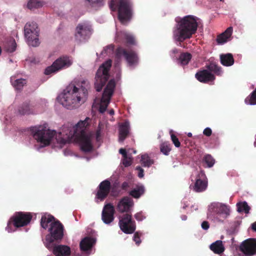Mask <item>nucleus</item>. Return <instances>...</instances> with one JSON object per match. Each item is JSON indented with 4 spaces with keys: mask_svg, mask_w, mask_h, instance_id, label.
I'll list each match as a JSON object with an SVG mask.
<instances>
[{
    "mask_svg": "<svg viewBox=\"0 0 256 256\" xmlns=\"http://www.w3.org/2000/svg\"><path fill=\"white\" fill-rule=\"evenodd\" d=\"M90 121V118L86 117L84 120H80L72 127L64 126L62 131L58 134V136L61 138L60 143L65 144L76 140L79 142L82 151L84 152H92L94 148L92 142V134L86 132Z\"/></svg>",
    "mask_w": 256,
    "mask_h": 256,
    "instance_id": "obj_1",
    "label": "nucleus"
},
{
    "mask_svg": "<svg viewBox=\"0 0 256 256\" xmlns=\"http://www.w3.org/2000/svg\"><path fill=\"white\" fill-rule=\"evenodd\" d=\"M90 87V84L87 80L81 82L80 88L74 84H70L58 96L59 102L68 109L76 108L80 105L81 101L86 100Z\"/></svg>",
    "mask_w": 256,
    "mask_h": 256,
    "instance_id": "obj_2",
    "label": "nucleus"
},
{
    "mask_svg": "<svg viewBox=\"0 0 256 256\" xmlns=\"http://www.w3.org/2000/svg\"><path fill=\"white\" fill-rule=\"evenodd\" d=\"M177 23L174 31V38L177 42H182L190 38L196 33L199 19L192 15H188L182 18H176Z\"/></svg>",
    "mask_w": 256,
    "mask_h": 256,
    "instance_id": "obj_3",
    "label": "nucleus"
},
{
    "mask_svg": "<svg viewBox=\"0 0 256 256\" xmlns=\"http://www.w3.org/2000/svg\"><path fill=\"white\" fill-rule=\"evenodd\" d=\"M133 205L132 200L128 196H124L120 200L116 207L120 212H126L120 218L118 222L120 230L126 234H132L136 229V222L132 220L130 214V209Z\"/></svg>",
    "mask_w": 256,
    "mask_h": 256,
    "instance_id": "obj_4",
    "label": "nucleus"
},
{
    "mask_svg": "<svg viewBox=\"0 0 256 256\" xmlns=\"http://www.w3.org/2000/svg\"><path fill=\"white\" fill-rule=\"evenodd\" d=\"M109 6L112 11L118 8V18L122 24H126L131 18L132 14L131 0H110Z\"/></svg>",
    "mask_w": 256,
    "mask_h": 256,
    "instance_id": "obj_5",
    "label": "nucleus"
},
{
    "mask_svg": "<svg viewBox=\"0 0 256 256\" xmlns=\"http://www.w3.org/2000/svg\"><path fill=\"white\" fill-rule=\"evenodd\" d=\"M35 140L40 142L42 146L49 145L52 140L56 134V132L47 128L46 126H40L32 128Z\"/></svg>",
    "mask_w": 256,
    "mask_h": 256,
    "instance_id": "obj_6",
    "label": "nucleus"
},
{
    "mask_svg": "<svg viewBox=\"0 0 256 256\" xmlns=\"http://www.w3.org/2000/svg\"><path fill=\"white\" fill-rule=\"evenodd\" d=\"M32 218V214L30 212H16L8 220L6 230L8 232H11L14 231L12 225L16 228L27 226L30 222Z\"/></svg>",
    "mask_w": 256,
    "mask_h": 256,
    "instance_id": "obj_7",
    "label": "nucleus"
},
{
    "mask_svg": "<svg viewBox=\"0 0 256 256\" xmlns=\"http://www.w3.org/2000/svg\"><path fill=\"white\" fill-rule=\"evenodd\" d=\"M207 70L198 71L195 74L196 78L200 82L209 84L214 83L216 77L210 72H214L217 75L222 74L221 68L218 65H207Z\"/></svg>",
    "mask_w": 256,
    "mask_h": 256,
    "instance_id": "obj_8",
    "label": "nucleus"
},
{
    "mask_svg": "<svg viewBox=\"0 0 256 256\" xmlns=\"http://www.w3.org/2000/svg\"><path fill=\"white\" fill-rule=\"evenodd\" d=\"M111 66L112 65H100L98 70L94 82V87L97 92L101 91L108 80Z\"/></svg>",
    "mask_w": 256,
    "mask_h": 256,
    "instance_id": "obj_9",
    "label": "nucleus"
},
{
    "mask_svg": "<svg viewBox=\"0 0 256 256\" xmlns=\"http://www.w3.org/2000/svg\"><path fill=\"white\" fill-rule=\"evenodd\" d=\"M24 31L28 44L32 46H38L40 41L37 24L35 22L27 23L24 26Z\"/></svg>",
    "mask_w": 256,
    "mask_h": 256,
    "instance_id": "obj_10",
    "label": "nucleus"
},
{
    "mask_svg": "<svg viewBox=\"0 0 256 256\" xmlns=\"http://www.w3.org/2000/svg\"><path fill=\"white\" fill-rule=\"evenodd\" d=\"M116 87L114 79H111L104 89L101 98V104L100 106L99 112L104 113L106 110Z\"/></svg>",
    "mask_w": 256,
    "mask_h": 256,
    "instance_id": "obj_11",
    "label": "nucleus"
},
{
    "mask_svg": "<svg viewBox=\"0 0 256 256\" xmlns=\"http://www.w3.org/2000/svg\"><path fill=\"white\" fill-rule=\"evenodd\" d=\"M49 232L50 234L46 236L44 244L49 243V238L52 244L54 240H61L64 236V226L58 220L54 221L50 224Z\"/></svg>",
    "mask_w": 256,
    "mask_h": 256,
    "instance_id": "obj_12",
    "label": "nucleus"
},
{
    "mask_svg": "<svg viewBox=\"0 0 256 256\" xmlns=\"http://www.w3.org/2000/svg\"><path fill=\"white\" fill-rule=\"evenodd\" d=\"M49 243L45 244L46 247L52 251L55 256H69L71 254L70 248L67 246L60 244L56 245L52 244V240L49 238Z\"/></svg>",
    "mask_w": 256,
    "mask_h": 256,
    "instance_id": "obj_13",
    "label": "nucleus"
},
{
    "mask_svg": "<svg viewBox=\"0 0 256 256\" xmlns=\"http://www.w3.org/2000/svg\"><path fill=\"white\" fill-rule=\"evenodd\" d=\"M122 58H124L130 64L137 62L138 60L137 55L136 53L133 52L128 53L124 49L119 48L117 49L114 64H118L120 62V60Z\"/></svg>",
    "mask_w": 256,
    "mask_h": 256,
    "instance_id": "obj_14",
    "label": "nucleus"
},
{
    "mask_svg": "<svg viewBox=\"0 0 256 256\" xmlns=\"http://www.w3.org/2000/svg\"><path fill=\"white\" fill-rule=\"evenodd\" d=\"M91 33L90 25L84 22L78 24L76 26L75 37L78 40L83 42L89 38Z\"/></svg>",
    "mask_w": 256,
    "mask_h": 256,
    "instance_id": "obj_15",
    "label": "nucleus"
},
{
    "mask_svg": "<svg viewBox=\"0 0 256 256\" xmlns=\"http://www.w3.org/2000/svg\"><path fill=\"white\" fill-rule=\"evenodd\" d=\"M240 250L246 256L256 254V239L249 238L245 240L240 245Z\"/></svg>",
    "mask_w": 256,
    "mask_h": 256,
    "instance_id": "obj_16",
    "label": "nucleus"
},
{
    "mask_svg": "<svg viewBox=\"0 0 256 256\" xmlns=\"http://www.w3.org/2000/svg\"><path fill=\"white\" fill-rule=\"evenodd\" d=\"M110 182L108 180H106L101 182L98 186L96 198L100 201L104 200L110 193Z\"/></svg>",
    "mask_w": 256,
    "mask_h": 256,
    "instance_id": "obj_17",
    "label": "nucleus"
},
{
    "mask_svg": "<svg viewBox=\"0 0 256 256\" xmlns=\"http://www.w3.org/2000/svg\"><path fill=\"white\" fill-rule=\"evenodd\" d=\"M115 210L114 206L110 203L106 204L103 208L102 219L106 224H110L114 218V214Z\"/></svg>",
    "mask_w": 256,
    "mask_h": 256,
    "instance_id": "obj_18",
    "label": "nucleus"
},
{
    "mask_svg": "<svg viewBox=\"0 0 256 256\" xmlns=\"http://www.w3.org/2000/svg\"><path fill=\"white\" fill-rule=\"evenodd\" d=\"M213 211L216 213L214 217L220 222H222L230 214V210L225 204H220L214 206Z\"/></svg>",
    "mask_w": 256,
    "mask_h": 256,
    "instance_id": "obj_19",
    "label": "nucleus"
},
{
    "mask_svg": "<svg viewBox=\"0 0 256 256\" xmlns=\"http://www.w3.org/2000/svg\"><path fill=\"white\" fill-rule=\"evenodd\" d=\"M205 176L204 172L198 174L196 177V182L193 186V190L196 192H200L204 191L208 186V182L202 178Z\"/></svg>",
    "mask_w": 256,
    "mask_h": 256,
    "instance_id": "obj_20",
    "label": "nucleus"
},
{
    "mask_svg": "<svg viewBox=\"0 0 256 256\" xmlns=\"http://www.w3.org/2000/svg\"><path fill=\"white\" fill-rule=\"evenodd\" d=\"M130 130V122L126 121L120 125L118 130V141L123 142L128 136Z\"/></svg>",
    "mask_w": 256,
    "mask_h": 256,
    "instance_id": "obj_21",
    "label": "nucleus"
},
{
    "mask_svg": "<svg viewBox=\"0 0 256 256\" xmlns=\"http://www.w3.org/2000/svg\"><path fill=\"white\" fill-rule=\"evenodd\" d=\"M232 28H228L223 33L218 36L216 41L218 44H222L230 40L232 33Z\"/></svg>",
    "mask_w": 256,
    "mask_h": 256,
    "instance_id": "obj_22",
    "label": "nucleus"
},
{
    "mask_svg": "<svg viewBox=\"0 0 256 256\" xmlns=\"http://www.w3.org/2000/svg\"><path fill=\"white\" fill-rule=\"evenodd\" d=\"M121 39L124 40L125 42L128 44H135L134 36L128 32L123 31L116 33V40L118 41Z\"/></svg>",
    "mask_w": 256,
    "mask_h": 256,
    "instance_id": "obj_23",
    "label": "nucleus"
},
{
    "mask_svg": "<svg viewBox=\"0 0 256 256\" xmlns=\"http://www.w3.org/2000/svg\"><path fill=\"white\" fill-rule=\"evenodd\" d=\"M95 242L94 238L90 237H86L80 242V248L82 251L88 250L91 249Z\"/></svg>",
    "mask_w": 256,
    "mask_h": 256,
    "instance_id": "obj_24",
    "label": "nucleus"
},
{
    "mask_svg": "<svg viewBox=\"0 0 256 256\" xmlns=\"http://www.w3.org/2000/svg\"><path fill=\"white\" fill-rule=\"evenodd\" d=\"M210 248L211 250L216 254H221L223 253L225 250L222 242L220 240H218L212 243L210 245Z\"/></svg>",
    "mask_w": 256,
    "mask_h": 256,
    "instance_id": "obj_25",
    "label": "nucleus"
},
{
    "mask_svg": "<svg viewBox=\"0 0 256 256\" xmlns=\"http://www.w3.org/2000/svg\"><path fill=\"white\" fill-rule=\"evenodd\" d=\"M69 66L70 65H50L45 69L44 74L46 75H49L56 73L65 67V66Z\"/></svg>",
    "mask_w": 256,
    "mask_h": 256,
    "instance_id": "obj_26",
    "label": "nucleus"
},
{
    "mask_svg": "<svg viewBox=\"0 0 256 256\" xmlns=\"http://www.w3.org/2000/svg\"><path fill=\"white\" fill-rule=\"evenodd\" d=\"M72 58L67 56H62L56 58L52 64H72L73 62Z\"/></svg>",
    "mask_w": 256,
    "mask_h": 256,
    "instance_id": "obj_27",
    "label": "nucleus"
},
{
    "mask_svg": "<svg viewBox=\"0 0 256 256\" xmlns=\"http://www.w3.org/2000/svg\"><path fill=\"white\" fill-rule=\"evenodd\" d=\"M221 64H234V60L231 54H222L220 56Z\"/></svg>",
    "mask_w": 256,
    "mask_h": 256,
    "instance_id": "obj_28",
    "label": "nucleus"
},
{
    "mask_svg": "<svg viewBox=\"0 0 256 256\" xmlns=\"http://www.w3.org/2000/svg\"><path fill=\"white\" fill-rule=\"evenodd\" d=\"M10 82L14 87L17 90H21L26 84V80L23 78L16 79L13 81L12 78H11Z\"/></svg>",
    "mask_w": 256,
    "mask_h": 256,
    "instance_id": "obj_29",
    "label": "nucleus"
},
{
    "mask_svg": "<svg viewBox=\"0 0 256 256\" xmlns=\"http://www.w3.org/2000/svg\"><path fill=\"white\" fill-rule=\"evenodd\" d=\"M144 192V188L142 186H138L132 190L129 194L135 198H139Z\"/></svg>",
    "mask_w": 256,
    "mask_h": 256,
    "instance_id": "obj_30",
    "label": "nucleus"
},
{
    "mask_svg": "<svg viewBox=\"0 0 256 256\" xmlns=\"http://www.w3.org/2000/svg\"><path fill=\"white\" fill-rule=\"evenodd\" d=\"M19 114L21 115L29 114L32 113V110L28 102L24 103L18 108Z\"/></svg>",
    "mask_w": 256,
    "mask_h": 256,
    "instance_id": "obj_31",
    "label": "nucleus"
},
{
    "mask_svg": "<svg viewBox=\"0 0 256 256\" xmlns=\"http://www.w3.org/2000/svg\"><path fill=\"white\" fill-rule=\"evenodd\" d=\"M16 44L14 38H11L4 46L5 50L9 52H12L16 49Z\"/></svg>",
    "mask_w": 256,
    "mask_h": 256,
    "instance_id": "obj_32",
    "label": "nucleus"
},
{
    "mask_svg": "<svg viewBox=\"0 0 256 256\" xmlns=\"http://www.w3.org/2000/svg\"><path fill=\"white\" fill-rule=\"evenodd\" d=\"M54 219V218L52 216H48V217L46 216H42L40 220V225L44 228L46 229L48 226V224L50 222H52V221Z\"/></svg>",
    "mask_w": 256,
    "mask_h": 256,
    "instance_id": "obj_33",
    "label": "nucleus"
},
{
    "mask_svg": "<svg viewBox=\"0 0 256 256\" xmlns=\"http://www.w3.org/2000/svg\"><path fill=\"white\" fill-rule=\"evenodd\" d=\"M202 162L206 164L207 167L211 168L214 165L215 163V160L212 155L210 154H206L202 158Z\"/></svg>",
    "mask_w": 256,
    "mask_h": 256,
    "instance_id": "obj_34",
    "label": "nucleus"
},
{
    "mask_svg": "<svg viewBox=\"0 0 256 256\" xmlns=\"http://www.w3.org/2000/svg\"><path fill=\"white\" fill-rule=\"evenodd\" d=\"M238 211L240 212H244L246 214L249 213L250 207L246 202H240L237 204Z\"/></svg>",
    "mask_w": 256,
    "mask_h": 256,
    "instance_id": "obj_35",
    "label": "nucleus"
},
{
    "mask_svg": "<svg viewBox=\"0 0 256 256\" xmlns=\"http://www.w3.org/2000/svg\"><path fill=\"white\" fill-rule=\"evenodd\" d=\"M141 164L143 166L150 167L153 163V160H151L147 154L142 155L140 160Z\"/></svg>",
    "mask_w": 256,
    "mask_h": 256,
    "instance_id": "obj_36",
    "label": "nucleus"
},
{
    "mask_svg": "<svg viewBox=\"0 0 256 256\" xmlns=\"http://www.w3.org/2000/svg\"><path fill=\"white\" fill-rule=\"evenodd\" d=\"M92 7L97 10L103 6L105 4V0H87Z\"/></svg>",
    "mask_w": 256,
    "mask_h": 256,
    "instance_id": "obj_37",
    "label": "nucleus"
},
{
    "mask_svg": "<svg viewBox=\"0 0 256 256\" xmlns=\"http://www.w3.org/2000/svg\"><path fill=\"white\" fill-rule=\"evenodd\" d=\"M160 150L164 155L168 156L171 150L170 144L168 142H164L160 145Z\"/></svg>",
    "mask_w": 256,
    "mask_h": 256,
    "instance_id": "obj_38",
    "label": "nucleus"
},
{
    "mask_svg": "<svg viewBox=\"0 0 256 256\" xmlns=\"http://www.w3.org/2000/svg\"><path fill=\"white\" fill-rule=\"evenodd\" d=\"M43 6V2L40 0H30L27 4L28 8L30 9L38 8Z\"/></svg>",
    "mask_w": 256,
    "mask_h": 256,
    "instance_id": "obj_39",
    "label": "nucleus"
},
{
    "mask_svg": "<svg viewBox=\"0 0 256 256\" xmlns=\"http://www.w3.org/2000/svg\"><path fill=\"white\" fill-rule=\"evenodd\" d=\"M192 58V55L188 52L182 53L179 56V60L181 64H188Z\"/></svg>",
    "mask_w": 256,
    "mask_h": 256,
    "instance_id": "obj_40",
    "label": "nucleus"
},
{
    "mask_svg": "<svg viewBox=\"0 0 256 256\" xmlns=\"http://www.w3.org/2000/svg\"><path fill=\"white\" fill-rule=\"evenodd\" d=\"M114 50V46L112 44L108 45L104 48L100 54L102 56H105L106 55L110 56L113 54Z\"/></svg>",
    "mask_w": 256,
    "mask_h": 256,
    "instance_id": "obj_41",
    "label": "nucleus"
},
{
    "mask_svg": "<svg viewBox=\"0 0 256 256\" xmlns=\"http://www.w3.org/2000/svg\"><path fill=\"white\" fill-rule=\"evenodd\" d=\"M26 61L28 63L30 64H38L42 62L41 58L39 56H35L33 54L28 56L26 59Z\"/></svg>",
    "mask_w": 256,
    "mask_h": 256,
    "instance_id": "obj_42",
    "label": "nucleus"
},
{
    "mask_svg": "<svg viewBox=\"0 0 256 256\" xmlns=\"http://www.w3.org/2000/svg\"><path fill=\"white\" fill-rule=\"evenodd\" d=\"M171 139L173 144L176 147L178 148L180 146V143L178 138L174 134H171Z\"/></svg>",
    "mask_w": 256,
    "mask_h": 256,
    "instance_id": "obj_43",
    "label": "nucleus"
},
{
    "mask_svg": "<svg viewBox=\"0 0 256 256\" xmlns=\"http://www.w3.org/2000/svg\"><path fill=\"white\" fill-rule=\"evenodd\" d=\"M133 240H134V242H135L136 244H137L138 246L140 244L141 240L140 238V235L138 232H136L134 233L133 237Z\"/></svg>",
    "mask_w": 256,
    "mask_h": 256,
    "instance_id": "obj_44",
    "label": "nucleus"
},
{
    "mask_svg": "<svg viewBox=\"0 0 256 256\" xmlns=\"http://www.w3.org/2000/svg\"><path fill=\"white\" fill-rule=\"evenodd\" d=\"M132 163V160L130 158H128V156L124 158L122 164L126 167L130 166Z\"/></svg>",
    "mask_w": 256,
    "mask_h": 256,
    "instance_id": "obj_45",
    "label": "nucleus"
},
{
    "mask_svg": "<svg viewBox=\"0 0 256 256\" xmlns=\"http://www.w3.org/2000/svg\"><path fill=\"white\" fill-rule=\"evenodd\" d=\"M178 53V50L176 48L172 49L170 52V57L173 58H177V54Z\"/></svg>",
    "mask_w": 256,
    "mask_h": 256,
    "instance_id": "obj_46",
    "label": "nucleus"
},
{
    "mask_svg": "<svg viewBox=\"0 0 256 256\" xmlns=\"http://www.w3.org/2000/svg\"><path fill=\"white\" fill-rule=\"evenodd\" d=\"M203 134L206 136H210L212 134V130L210 128H206L204 130Z\"/></svg>",
    "mask_w": 256,
    "mask_h": 256,
    "instance_id": "obj_47",
    "label": "nucleus"
},
{
    "mask_svg": "<svg viewBox=\"0 0 256 256\" xmlns=\"http://www.w3.org/2000/svg\"><path fill=\"white\" fill-rule=\"evenodd\" d=\"M135 218L138 220L141 221L144 218L142 212H138L134 215Z\"/></svg>",
    "mask_w": 256,
    "mask_h": 256,
    "instance_id": "obj_48",
    "label": "nucleus"
},
{
    "mask_svg": "<svg viewBox=\"0 0 256 256\" xmlns=\"http://www.w3.org/2000/svg\"><path fill=\"white\" fill-rule=\"evenodd\" d=\"M136 170H138L139 171L138 172V176L139 178H142L144 174V170L140 166H136Z\"/></svg>",
    "mask_w": 256,
    "mask_h": 256,
    "instance_id": "obj_49",
    "label": "nucleus"
},
{
    "mask_svg": "<svg viewBox=\"0 0 256 256\" xmlns=\"http://www.w3.org/2000/svg\"><path fill=\"white\" fill-rule=\"evenodd\" d=\"M210 227L208 222L207 221H204L202 224V228L205 230H208Z\"/></svg>",
    "mask_w": 256,
    "mask_h": 256,
    "instance_id": "obj_50",
    "label": "nucleus"
},
{
    "mask_svg": "<svg viewBox=\"0 0 256 256\" xmlns=\"http://www.w3.org/2000/svg\"><path fill=\"white\" fill-rule=\"evenodd\" d=\"M130 186L129 184L127 182H124L121 186L122 189L124 190H126Z\"/></svg>",
    "mask_w": 256,
    "mask_h": 256,
    "instance_id": "obj_51",
    "label": "nucleus"
},
{
    "mask_svg": "<svg viewBox=\"0 0 256 256\" xmlns=\"http://www.w3.org/2000/svg\"><path fill=\"white\" fill-rule=\"evenodd\" d=\"M119 152L122 155L123 158L128 156L124 148H120L119 150Z\"/></svg>",
    "mask_w": 256,
    "mask_h": 256,
    "instance_id": "obj_52",
    "label": "nucleus"
},
{
    "mask_svg": "<svg viewBox=\"0 0 256 256\" xmlns=\"http://www.w3.org/2000/svg\"><path fill=\"white\" fill-rule=\"evenodd\" d=\"M100 130H98L96 133V138L97 141H99L100 137Z\"/></svg>",
    "mask_w": 256,
    "mask_h": 256,
    "instance_id": "obj_53",
    "label": "nucleus"
},
{
    "mask_svg": "<svg viewBox=\"0 0 256 256\" xmlns=\"http://www.w3.org/2000/svg\"><path fill=\"white\" fill-rule=\"evenodd\" d=\"M114 68L118 72L116 74V78H118L120 75V68L119 67V65H115Z\"/></svg>",
    "mask_w": 256,
    "mask_h": 256,
    "instance_id": "obj_54",
    "label": "nucleus"
},
{
    "mask_svg": "<svg viewBox=\"0 0 256 256\" xmlns=\"http://www.w3.org/2000/svg\"><path fill=\"white\" fill-rule=\"evenodd\" d=\"M112 60L110 58L108 59L104 62L102 63V64H112Z\"/></svg>",
    "mask_w": 256,
    "mask_h": 256,
    "instance_id": "obj_55",
    "label": "nucleus"
},
{
    "mask_svg": "<svg viewBox=\"0 0 256 256\" xmlns=\"http://www.w3.org/2000/svg\"><path fill=\"white\" fill-rule=\"evenodd\" d=\"M252 228L255 232H256V222L252 224Z\"/></svg>",
    "mask_w": 256,
    "mask_h": 256,
    "instance_id": "obj_56",
    "label": "nucleus"
},
{
    "mask_svg": "<svg viewBox=\"0 0 256 256\" xmlns=\"http://www.w3.org/2000/svg\"><path fill=\"white\" fill-rule=\"evenodd\" d=\"M114 110H111L109 111V114H110V115H113L114 114Z\"/></svg>",
    "mask_w": 256,
    "mask_h": 256,
    "instance_id": "obj_57",
    "label": "nucleus"
},
{
    "mask_svg": "<svg viewBox=\"0 0 256 256\" xmlns=\"http://www.w3.org/2000/svg\"><path fill=\"white\" fill-rule=\"evenodd\" d=\"M188 137H192V133H190V132L188 133Z\"/></svg>",
    "mask_w": 256,
    "mask_h": 256,
    "instance_id": "obj_58",
    "label": "nucleus"
},
{
    "mask_svg": "<svg viewBox=\"0 0 256 256\" xmlns=\"http://www.w3.org/2000/svg\"><path fill=\"white\" fill-rule=\"evenodd\" d=\"M182 218L183 220H186V216H184V215L182 217Z\"/></svg>",
    "mask_w": 256,
    "mask_h": 256,
    "instance_id": "obj_59",
    "label": "nucleus"
},
{
    "mask_svg": "<svg viewBox=\"0 0 256 256\" xmlns=\"http://www.w3.org/2000/svg\"><path fill=\"white\" fill-rule=\"evenodd\" d=\"M212 137H216V139L218 138V137L217 136H216L214 134H213Z\"/></svg>",
    "mask_w": 256,
    "mask_h": 256,
    "instance_id": "obj_60",
    "label": "nucleus"
},
{
    "mask_svg": "<svg viewBox=\"0 0 256 256\" xmlns=\"http://www.w3.org/2000/svg\"><path fill=\"white\" fill-rule=\"evenodd\" d=\"M52 58V56H50V57L48 58H49V59H50V58Z\"/></svg>",
    "mask_w": 256,
    "mask_h": 256,
    "instance_id": "obj_61",
    "label": "nucleus"
},
{
    "mask_svg": "<svg viewBox=\"0 0 256 256\" xmlns=\"http://www.w3.org/2000/svg\"><path fill=\"white\" fill-rule=\"evenodd\" d=\"M254 144L255 146H256V142H254Z\"/></svg>",
    "mask_w": 256,
    "mask_h": 256,
    "instance_id": "obj_62",
    "label": "nucleus"
},
{
    "mask_svg": "<svg viewBox=\"0 0 256 256\" xmlns=\"http://www.w3.org/2000/svg\"><path fill=\"white\" fill-rule=\"evenodd\" d=\"M226 66H230V65H229V64H228V65H225Z\"/></svg>",
    "mask_w": 256,
    "mask_h": 256,
    "instance_id": "obj_63",
    "label": "nucleus"
},
{
    "mask_svg": "<svg viewBox=\"0 0 256 256\" xmlns=\"http://www.w3.org/2000/svg\"><path fill=\"white\" fill-rule=\"evenodd\" d=\"M220 1H223V0H220Z\"/></svg>",
    "mask_w": 256,
    "mask_h": 256,
    "instance_id": "obj_64",
    "label": "nucleus"
}]
</instances>
